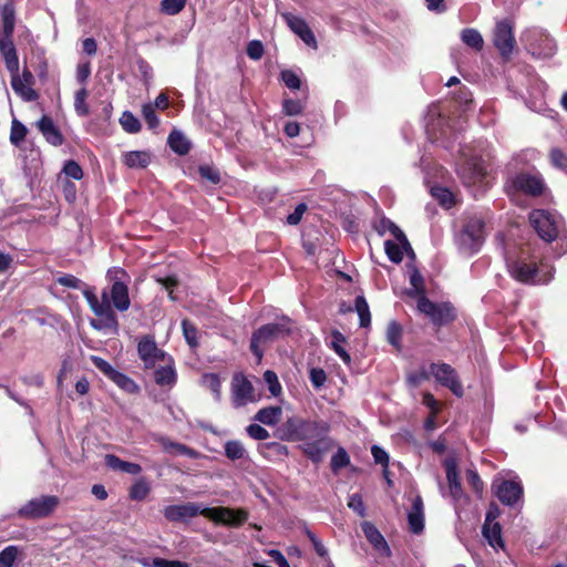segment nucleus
Instances as JSON below:
<instances>
[{
    "mask_svg": "<svg viewBox=\"0 0 567 567\" xmlns=\"http://www.w3.org/2000/svg\"><path fill=\"white\" fill-rule=\"evenodd\" d=\"M303 109L305 104L299 100L286 99L282 102V112L288 116L299 115Z\"/></svg>",
    "mask_w": 567,
    "mask_h": 567,
    "instance_id": "5fc2aeb1",
    "label": "nucleus"
},
{
    "mask_svg": "<svg viewBox=\"0 0 567 567\" xmlns=\"http://www.w3.org/2000/svg\"><path fill=\"white\" fill-rule=\"evenodd\" d=\"M493 487L499 502L507 506H515L518 504L523 496V486L519 482L515 481H501L494 482Z\"/></svg>",
    "mask_w": 567,
    "mask_h": 567,
    "instance_id": "aec40b11",
    "label": "nucleus"
},
{
    "mask_svg": "<svg viewBox=\"0 0 567 567\" xmlns=\"http://www.w3.org/2000/svg\"><path fill=\"white\" fill-rule=\"evenodd\" d=\"M182 329H183L184 338H185L186 342L188 343V346L190 348H196L198 346L196 326L193 322H190L189 320L184 319L182 321Z\"/></svg>",
    "mask_w": 567,
    "mask_h": 567,
    "instance_id": "09e8293b",
    "label": "nucleus"
},
{
    "mask_svg": "<svg viewBox=\"0 0 567 567\" xmlns=\"http://www.w3.org/2000/svg\"><path fill=\"white\" fill-rule=\"evenodd\" d=\"M89 93L85 87H82L76 91L74 96V109L80 116H86L90 113L89 106L86 104V97Z\"/></svg>",
    "mask_w": 567,
    "mask_h": 567,
    "instance_id": "8fccbe9b",
    "label": "nucleus"
},
{
    "mask_svg": "<svg viewBox=\"0 0 567 567\" xmlns=\"http://www.w3.org/2000/svg\"><path fill=\"white\" fill-rule=\"evenodd\" d=\"M281 80L285 85L291 90H299L301 86V81L299 76L291 70H284L280 73Z\"/></svg>",
    "mask_w": 567,
    "mask_h": 567,
    "instance_id": "bf43d9fd",
    "label": "nucleus"
},
{
    "mask_svg": "<svg viewBox=\"0 0 567 567\" xmlns=\"http://www.w3.org/2000/svg\"><path fill=\"white\" fill-rule=\"evenodd\" d=\"M2 32L1 34L13 35L16 25V12L11 3L1 7Z\"/></svg>",
    "mask_w": 567,
    "mask_h": 567,
    "instance_id": "c9c22d12",
    "label": "nucleus"
},
{
    "mask_svg": "<svg viewBox=\"0 0 567 567\" xmlns=\"http://www.w3.org/2000/svg\"><path fill=\"white\" fill-rule=\"evenodd\" d=\"M362 532L365 536V538L369 540V543L380 553H382L385 556H390L391 550L388 546L384 537L382 534L378 530V528L370 522H363L361 524Z\"/></svg>",
    "mask_w": 567,
    "mask_h": 567,
    "instance_id": "b1692460",
    "label": "nucleus"
},
{
    "mask_svg": "<svg viewBox=\"0 0 567 567\" xmlns=\"http://www.w3.org/2000/svg\"><path fill=\"white\" fill-rule=\"evenodd\" d=\"M348 506L353 512H355L360 517L365 516V506L363 504L362 496L358 493H354L349 496Z\"/></svg>",
    "mask_w": 567,
    "mask_h": 567,
    "instance_id": "0e129e2a",
    "label": "nucleus"
},
{
    "mask_svg": "<svg viewBox=\"0 0 567 567\" xmlns=\"http://www.w3.org/2000/svg\"><path fill=\"white\" fill-rule=\"evenodd\" d=\"M123 162L130 168H145L151 162V156L145 151H132L123 155Z\"/></svg>",
    "mask_w": 567,
    "mask_h": 567,
    "instance_id": "7c9ffc66",
    "label": "nucleus"
},
{
    "mask_svg": "<svg viewBox=\"0 0 567 567\" xmlns=\"http://www.w3.org/2000/svg\"><path fill=\"white\" fill-rule=\"evenodd\" d=\"M446 478L450 486V493L455 498L458 499L462 495V486L458 481L457 470L454 465L449 464L446 467Z\"/></svg>",
    "mask_w": 567,
    "mask_h": 567,
    "instance_id": "ea45409f",
    "label": "nucleus"
},
{
    "mask_svg": "<svg viewBox=\"0 0 567 567\" xmlns=\"http://www.w3.org/2000/svg\"><path fill=\"white\" fill-rule=\"evenodd\" d=\"M142 114L150 128L154 130L159 125V120L152 104H144Z\"/></svg>",
    "mask_w": 567,
    "mask_h": 567,
    "instance_id": "052dcab7",
    "label": "nucleus"
},
{
    "mask_svg": "<svg viewBox=\"0 0 567 567\" xmlns=\"http://www.w3.org/2000/svg\"><path fill=\"white\" fill-rule=\"evenodd\" d=\"M246 431H247V434L254 439V440H258V441H264V440H267L269 439L270 434L269 432L262 427L261 425L259 424H250L246 427Z\"/></svg>",
    "mask_w": 567,
    "mask_h": 567,
    "instance_id": "338daca9",
    "label": "nucleus"
},
{
    "mask_svg": "<svg viewBox=\"0 0 567 567\" xmlns=\"http://www.w3.org/2000/svg\"><path fill=\"white\" fill-rule=\"evenodd\" d=\"M231 404L238 409L255 401V390L251 382L243 374L236 373L231 380Z\"/></svg>",
    "mask_w": 567,
    "mask_h": 567,
    "instance_id": "f3484780",
    "label": "nucleus"
},
{
    "mask_svg": "<svg viewBox=\"0 0 567 567\" xmlns=\"http://www.w3.org/2000/svg\"><path fill=\"white\" fill-rule=\"evenodd\" d=\"M120 123L127 133L135 134L141 131V123L136 116L130 111L123 112Z\"/></svg>",
    "mask_w": 567,
    "mask_h": 567,
    "instance_id": "c03bdc74",
    "label": "nucleus"
},
{
    "mask_svg": "<svg viewBox=\"0 0 567 567\" xmlns=\"http://www.w3.org/2000/svg\"><path fill=\"white\" fill-rule=\"evenodd\" d=\"M529 221L538 236L547 243L557 238L563 226L559 216L544 209L533 210L529 215Z\"/></svg>",
    "mask_w": 567,
    "mask_h": 567,
    "instance_id": "423d86ee",
    "label": "nucleus"
},
{
    "mask_svg": "<svg viewBox=\"0 0 567 567\" xmlns=\"http://www.w3.org/2000/svg\"><path fill=\"white\" fill-rule=\"evenodd\" d=\"M169 147L178 155H186L190 151V143L179 131H173L168 135Z\"/></svg>",
    "mask_w": 567,
    "mask_h": 567,
    "instance_id": "473e14b6",
    "label": "nucleus"
},
{
    "mask_svg": "<svg viewBox=\"0 0 567 567\" xmlns=\"http://www.w3.org/2000/svg\"><path fill=\"white\" fill-rule=\"evenodd\" d=\"M91 362L100 370L106 378L113 381L120 389L127 393H137L140 386L128 375L115 370L106 360L97 355H91Z\"/></svg>",
    "mask_w": 567,
    "mask_h": 567,
    "instance_id": "ddd939ff",
    "label": "nucleus"
},
{
    "mask_svg": "<svg viewBox=\"0 0 567 567\" xmlns=\"http://www.w3.org/2000/svg\"><path fill=\"white\" fill-rule=\"evenodd\" d=\"M225 455L231 461H237L246 457L247 452L239 441L233 440L225 443Z\"/></svg>",
    "mask_w": 567,
    "mask_h": 567,
    "instance_id": "37998d69",
    "label": "nucleus"
},
{
    "mask_svg": "<svg viewBox=\"0 0 567 567\" xmlns=\"http://www.w3.org/2000/svg\"><path fill=\"white\" fill-rule=\"evenodd\" d=\"M410 284L411 288L406 290L408 296L417 298V300L421 298V296H425L424 279L416 268H413L410 274Z\"/></svg>",
    "mask_w": 567,
    "mask_h": 567,
    "instance_id": "e433bc0d",
    "label": "nucleus"
},
{
    "mask_svg": "<svg viewBox=\"0 0 567 567\" xmlns=\"http://www.w3.org/2000/svg\"><path fill=\"white\" fill-rule=\"evenodd\" d=\"M105 465L114 471L137 475L142 472V467L137 463L122 461L120 457L113 454L105 455Z\"/></svg>",
    "mask_w": 567,
    "mask_h": 567,
    "instance_id": "cd10ccee",
    "label": "nucleus"
},
{
    "mask_svg": "<svg viewBox=\"0 0 567 567\" xmlns=\"http://www.w3.org/2000/svg\"><path fill=\"white\" fill-rule=\"evenodd\" d=\"M37 60H38V62L34 66V70L38 73L39 79L42 82H45L49 76V65H48V61L44 56V53L43 52L38 53Z\"/></svg>",
    "mask_w": 567,
    "mask_h": 567,
    "instance_id": "e2e57ef3",
    "label": "nucleus"
},
{
    "mask_svg": "<svg viewBox=\"0 0 567 567\" xmlns=\"http://www.w3.org/2000/svg\"><path fill=\"white\" fill-rule=\"evenodd\" d=\"M291 332L292 321L287 317H282L277 322L265 324L252 333L250 350L257 357L258 361H260L264 354V351L260 348L262 344L284 338Z\"/></svg>",
    "mask_w": 567,
    "mask_h": 567,
    "instance_id": "20e7f679",
    "label": "nucleus"
},
{
    "mask_svg": "<svg viewBox=\"0 0 567 567\" xmlns=\"http://www.w3.org/2000/svg\"><path fill=\"white\" fill-rule=\"evenodd\" d=\"M493 43L502 58L508 60L514 51L516 40L514 25L509 19L498 20L493 32Z\"/></svg>",
    "mask_w": 567,
    "mask_h": 567,
    "instance_id": "9b49d317",
    "label": "nucleus"
},
{
    "mask_svg": "<svg viewBox=\"0 0 567 567\" xmlns=\"http://www.w3.org/2000/svg\"><path fill=\"white\" fill-rule=\"evenodd\" d=\"M461 39L467 47L476 51H481L484 47V39L476 29H464L461 33Z\"/></svg>",
    "mask_w": 567,
    "mask_h": 567,
    "instance_id": "4c0bfd02",
    "label": "nucleus"
},
{
    "mask_svg": "<svg viewBox=\"0 0 567 567\" xmlns=\"http://www.w3.org/2000/svg\"><path fill=\"white\" fill-rule=\"evenodd\" d=\"M483 535L487 539L488 544L495 548H503L504 543L502 539V528L499 523H487L483 525Z\"/></svg>",
    "mask_w": 567,
    "mask_h": 567,
    "instance_id": "2f4dec72",
    "label": "nucleus"
},
{
    "mask_svg": "<svg viewBox=\"0 0 567 567\" xmlns=\"http://www.w3.org/2000/svg\"><path fill=\"white\" fill-rule=\"evenodd\" d=\"M522 40L528 52L537 58H549L555 53V41L540 29H528L523 35Z\"/></svg>",
    "mask_w": 567,
    "mask_h": 567,
    "instance_id": "6e6552de",
    "label": "nucleus"
},
{
    "mask_svg": "<svg viewBox=\"0 0 567 567\" xmlns=\"http://www.w3.org/2000/svg\"><path fill=\"white\" fill-rule=\"evenodd\" d=\"M430 370L436 382L450 389L457 398L463 396L464 390L454 368L447 363H431Z\"/></svg>",
    "mask_w": 567,
    "mask_h": 567,
    "instance_id": "dca6fc26",
    "label": "nucleus"
},
{
    "mask_svg": "<svg viewBox=\"0 0 567 567\" xmlns=\"http://www.w3.org/2000/svg\"><path fill=\"white\" fill-rule=\"evenodd\" d=\"M187 0H162L161 12L167 16L178 14L186 4Z\"/></svg>",
    "mask_w": 567,
    "mask_h": 567,
    "instance_id": "3c124183",
    "label": "nucleus"
},
{
    "mask_svg": "<svg viewBox=\"0 0 567 567\" xmlns=\"http://www.w3.org/2000/svg\"><path fill=\"white\" fill-rule=\"evenodd\" d=\"M355 311L360 318V326L367 328L371 323L369 305L363 296H358L354 301Z\"/></svg>",
    "mask_w": 567,
    "mask_h": 567,
    "instance_id": "a19ab883",
    "label": "nucleus"
},
{
    "mask_svg": "<svg viewBox=\"0 0 567 567\" xmlns=\"http://www.w3.org/2000/svg\"><path fill=\"white\" fill-rule=\"evenodd\" d=\"M486 238L485 221L481 216L468 215L464 218L455 235V243L461 252L473 255L483 246Z\"/></svg>",
    "mask_w": 567,
    "mask_h": 567,
    "instance_id": "7ed1b4c3",
    "label": "nucleus"
},
{
    "mask_svg": "<svg viewBox=\"0 0 567 567\" xmlns=\"http://www.w3.org/2000/svg\"><path fill=\"white\" fill-rule=\"evenodd\" d=\"M430 374L431 370L427 371L424 367H421L419 370L409 373L406 381L412 388H417L430 379Z\"/></svg>",
    "mask_w": 567,
    "mask_h": 567,
    "instance_id": "864d4df0",
    "label": "nucleus"
},
{
    "mask_svg": "<svg viewBox=\"0 0 567 567\" xmlns=\"http://www.w3.org/2000/svg\"><path fill=\"white\" fill-rule=\"evenodd\" d=\"M350 463V457L343 447H339L338 451L331 457V470L337 473L340 468L346 467Z\"/></svg>",
    "mask_w": 567,
    "mask_h": 567,
    "instance_id": "603ef678",
    "label": "nucleus"
},
{
    "mask_svg": "<svg viewBox=\"0 0 567 567\" xmlns=\"http://www.w3.org/2000/svg\"><path fill=\"white\" fill-rule=\"evenodd\" d=\"M417 310L427 316L435 326H445L456 318L455 308L451 303H435L426 296H421L417 300Z\"/></svg>",
    "mask_w": 567,
    "mask_h": 567,
    "instance_id": "1a4fd4ad",
    "label": "nucleus"
},
{
    "mask_svg": "<svg viewBox=\"0 0 567 567\" xmlns=\"http://www.w3.org/2000/svg\"><path fill=\"white\" fill-rule=\"evenodd\" d=\"M380 231H389L395 238V240L402 245L406 254H411L412 256L414 255L405 234L392 220L385 218L382 219L380 221Z\"/></svg>",
    "mask_w": 567,
    "mask_h": 567,
    "instance_id": "c85d7f7f",
    "label": "nucleus"
},
{
    "mask_svg": "<svg viewBox=\"0 0 567 567\" xmlns=\"http://www.w3.org/2000/svg\"><path fill=\"white\" fill-rule=\"evenodd\" d=\"M163 365L157 368L154 372L155 383L159 386L173 388L177 381L174 360L168 357V361H163Z\"/></svg>",
    "mask_w": 567,
    "mask_h": 567,
    "instance_id": "5701e85b",
    "label": "nucleus"
},
{
    "mask_svg": "<svg viewBox=\"0 0 567 567\" xmlns=\"http://www.w3.org/2000/svg\"><path fill=\"white\" fill-rule=\"evenodd\" d=\"M384 249L385 254L389 257V259L394 264H400L403 259V250L405 249L402 247V245L398 241L394 243L392 240H386L384 243Z\"/></svg>",
    "mask_w": 567,
    "mask_h": 567,
    "instance_id": "49530a36",
    "label": "nucleus"
},
{
    "mask_svg": "<svg viewBox=\"0 0 567 567\" xmlns=\"http://www.w3.org/2000/svg\"><path fill=\"white\" fill-rule=\"evenodd\" d=\"M346 341V337L340 331L333 330L331 332V341L329 346L346 364H349L351 362V357L343 347Z\"/></svg>",
    "mask_w": 567,
    "mask_h": 567,
    "instance_id": "f704fd0d",
    "label": "nucleus"
},
{
    "mask_svg": "<svg viewBox=\"0 0 567 567\" xmlns=\"http://www.w3.org/2000/svg\"><path fill=\"white\" fill-rule=\"evenodd\" d=\"M111 301L118 311H126L131 306L128 288L125 282L117 279L111 287Z\"/></svg>",
    "mask_w": 567,
    "mask_h": 567,
    "instance_id": "a878e982",
    "label": "nucleus"
},
{
    "mask_svg": "<svg viewBox=\"0 0 567 567\" xmlns=\"http://www.w3.org/2000/svg\"><path fill=\"white\" fill-rule=\"evenodd\" d=\"M309 378L312 386L317 390L321 389L327 381V374L321 368H312L309 372Z\"/></svg>",
    "mask_w": 567,
    "mask_h": 567,
    "instance_id": "680f3d73",
    "label": "nucleus"
},
{
    "mask_svg": "<svg viewBox=\"0 0 567 567\" xmlns=\"http://www.w3.org/2000/svg\"><path fill=\"white\" fill-rule=\"evenodd\" d=\"M59 504L54 495H43L30 499L18 511V516L27 519H39L50 516Z\"/></svg>",
    "mask_w": 567,
    "mask_h": 567,
    "instance_id": "9d476101",
    "label": "nucleus"
},
{
    "mask_svg": "<svg viewBox=\"0 0 567 567\" xmlns=\"http://www.w3.org/2000/svg\"><path fill=\"white\" fill-rule=\"evenodd\" d=\"M84 298L86 299L91 310L100 317L99 320H92L91 326L96 330L113 329L116 330L118 322L111 306V293L109 295L105 290L102 292V299L99 300L97 296L90 290L84 291Z\"/></svg>",
    "mask_w": 567,
    "mask_h": 567,
    "instance_id": "39448f33",
    "label": "nucleus"
},
{
    "mask_svg": "<svg viewBox=\"0 0 567 567\" xmlns=\"http://www.w3.org/2000/svg\"><path fill=\"white\" fill-rule=\"evenodd\" d=\"M159 443L164 451L168 453L186 455L190 458H196L198 455V453L195 450L188 447L187 445L177 442H172L165 437H161Z\"/></svg>",
    "mask_w": 567,
    "mask_h": 567,
    "instance_id": "72a5a7b5",
    "label": "nucleus"
},
{
    "mask_svg": "<svg viewBox=\"0 0 567 567\" xmlns=\"http://www.w3.org/2000/svg\"><path fill=\"white\" fill-rule=\"evenodd\" d=\"M137 353L145 369H153L157 363L168 361L169 354L159 349L154 337L143 336L137 343Z\"/></svg>",
    "mask_w": 567,
    "mask_h": 567,
    "instance_id": "4468645a",
    "label": "nucleus"
},
{
    "mask_svg": "<svg viewBox=\"0 0 567 567\" xmlns=\"http://www.w3.org/2000/svg\"><path fill=\"white\" fill-rule=\"evenodd\" d=\"M505 188L509 196L523 193L536 197L543 194L545 184L538 174L519 173L507 179Z\"/></svg>",
    "mask_w": 567,
    "mask_h": 567,
    "instance_id": "0eeeda50",
    "label": "nucleus"
},
{
    "mask_svg": "<svg viewBox=\"0 0 567 567\" xmlns=\"http://www.w3.org/2000/svg\"><path fill=\"white\" fill-rule=\"evenodd\" d=\"M458 176L467 187L482 186L486 177V167L481 157L466 158L457 169Z\"/></svg>",
    "mask_w": 567,
    "mask_h": 567,
    "instance_id": "2eb2a0df",
    "label": "nucleus"
},
{
    "mask_svg": "<svg viewBox=\"0 0 567 567\" xmlns=\"http://www.w3.org/2000/svg\"><path fill=\"white\" fill-rule=\"evenodd\" d=\"M38 128L44 136L48 143L60 146L63 143V136L59 128L53 123L52 118L43 115L38 122Z\"/></svg>",
    "mask_w": 567,
    "mask_h": 567,
    "instance_id": "bb28decb",
    "label": "nucleus"
},
{
    "mask_svg": "<svg viewBox=\"0 0 567 567\" xmlns=\"http://www.w3.org/2000/svg\"><path fill=\"white\" fill-rule=\"evenodd\" d=\"M409 528L413 534H420L424 529L423 501L421 496L414 497L411 509L408 513Z\"/></svg>",
    "mask_w": 567,
    "mask_h": 567,
    "instance_id": "393cba45",
    "label": "nucleus"
},
{
    "mask_svg": "<svg viewBox=\"0 0 567 567\" xmlns=\"http://www.w3.org/2000/svg\"><path fill=\"white\" fill-rule=\"evenodd\" d=\"M25 135H27V127L22 123L14 120L12 122L11 133H10L11 143L13 145H19L25 138Z\"/></svg>",
    "mask_w": 567,
    "mask_h": 567,
    "instance_id": "6e6d98bb",
    "label": "nucleus"
},
{
    "mask_svg": "<svg viewBox=\"0 0 567 567\" xmlns=\"http://www.w3.org/2000/svg\"><path fill=\"white\" fill-rule=\"evenodd\" d=\"M281 17L289 29L295 34H297L308 47L312 49L318 48L316 37L306 20L290 12H284L281 13Z\"/></svg>",
    "mask_w": 567,
    "mask_h": 567,
    "instance_id": "412c9836",
    "label": "nucleus"
},
{
    "mask_svg": "<svg viewBox=\"0 0 567 567\" xmlns=\"http://www.w3.org/2000/svg\"><path fill=\"white\" fill-rule=\"evenodd\" d=\"M200 383L203 386L209 389L216 401L221 398V381L216 373H205L202 377Z\"/></svg>",
    "mask_w": 567,
    "mask_h": 567,
    "instance_id": "58836bf2",
    "label": "nucleus"
},
{
    "mask_svg": "<svg viewBox=\"0 0 567 567\" xmlns=\"http://www.w3.org/2000/svg\"><path fill=\"white\" fill-rule=\"evenodd\" d=\"M10 75L12 90L23 101L33 102L39 99L38 92L33 89L34 76L28 68H24L21 74L18 70L16 73H10Z\"/></svg>",
    "mask_w": 567,
    "mask_h": 567,
    "instance_id": "a211bd4d",
    "label": "nucleus"
},
{
    "mask_svg": "<svg viewBox=\"0 0 567 567\" xmlns=\"http://www.w3.org/2000/svg\"><path fill=\"white\" fill-rule=\"evenodd\" d=\"M246 52H247V55L251 59V60H260L264 55V45L261 43V41L259 40H252L250 41L248 44H247V49H246Z\"/></svg>",
    "mask_w": 567,
    "mask_h": 567,
    "instance_id": "69168bd1",
    "label": "nucleus"
},
{
    "mask_svg": "<svg viewBox=\"0 0 567 567\" xmlns=\"http://www.w3.org/2000/svg\"><path fill=\"white\" fill-rule=\"evenodd\" d=\"M401 338H402V328L395 322L391 321L386 329V340L390 344H392L396 350H401Z\"/></svg>",
    "mask_w": 567,
    "mask_h": 567,
    "instance_id": "de8ad7c7",
    "label": "nucleus"
},
{
    "mask_svg": "<svg viewBox=\"0 0 567 567\" xmlns=\"http://www.w3.org/2000/svg\"><path fill=\"white\" fill-rule=\"evenodd\" d=\"M550 163L558 168L567 167V156L559 148H553L549 153Z\"/></svg>",
    "mask_w": 567,
    "mask_h": 567,
    "instance_id": "774afa93",
    "label": "nucleus"
},
{
    "mask_svg": "<svg viewBox=\"0 0 567 567\" xmlns=\"http://www.w3.org/2000/svg\"><path fill=\"white\" fill-rule=\"evenodd\" d=\"M205 507L198 503H185L165 506L163 509L164 517L171 523L187 522L202 515L205 517Z\"/></svg>",
    "mask_w": 567,
    "mask_h": 567,
    "instance_id": "6ab92c4d",
    "label": "nucleus"
},
{
    "mask_svg": "<svg viewBox=\"0 0 567 567\" xmlns=\"http://www.w3.org/2000/svg\"><path fill=\"white\" fill-rule=\"evenodd\" d=\"M507 269L512 278L525 285H545L553 278V268L547 264L539 266L524 257L507 259Z\"/></svg>",
    "mask_w": 567,
    "mask_h": 567,
    "instance_id": "f03ea898",
    "label": "nucleus"
},
{
    "mask_svg": "<svg viewBox=\"0 0 567 567\" xmlns=\"http://www.w3.org/2000/svg\"><path fill=\"white\" fill-rule=\"evenodd\" d=\"M0 53L8 72L16 73L19 70V59L13 43V35L0 34Z\"/></svg>",
    "mask_w": 567,
    "mask_h": 567,
    "instance_id": "4be33fe9",
    "label": "nucleus"
},
{
    "mask_svg": "<svg viewBox=\"0 0 567 567\" xmlns=\"http://www.w3.org/2000/svg\"><path fill=\"white\" fill-rule=\"evenodd\" d=\"M20 554L18 546L10 545L0 551V567H12Z\"/></svg>",
    "mask_w": 567,
    "mask_h": 567,
    "instance_id": "a18cd8bd",
    "label": "nucleus"
},
{
    "mask_svg": "<svg viewBox=\"0 0 567 567\" xmlns=\"http://www.w3.org/2000/svg\"><path fill=\"white\" fill-rule=\"evenodd\" d=\"M282 415V409L278 405L276 406H267L260 409L254 416L255 421H258L265 425L274 426L276 425Z\"/></svg>",
    "mask_w": 567,
    "mask_h": 567,
    "instance_id": "c756f323",
    "label": "nucleus"
},
{
    "mask_svg": "<svg viewBox=\"0 0 567 567\" xmlns=\"http://www.w3.org/2000/svg\"><path fill=\"white\" fill-rule=\"evenodd\" d=\"M151 492V486L145 478H138L130 488V498L144 501Z\"/></svg>",
    "mask_w": 567,
    "mask_h": 567,
    "instance_id": "79ce46f5",
    "label": "nucleus"
},
{
    "mask_svg": "<svg viewBox=\"0 0 567 567\" xmlns=\"http://www.w3.org/2000/svg\"><path fill=\"white\" fill-rule=\"evenodd\" d=\"M329 432V422L321 419L291 416L284 423L286 440L299 442L300 451L315 464L322 462L327 452L333 447Z\"/></svg>",
    "mask_w": 567,
    "mask_h": 567,
    "instance_id": "f257e3e1",
    "label": "nucleus"
},
{
    "mask_svg": "<svg viewBox=\"0 0 567 567\" xmlns=\"http://www.w3.org/2000/svg\"><path fill=\"white\" fill-rule=\"evenodd\" d=\"M264 380H265V382L268 385L269 392L274 396H277V395H279L281 393V385H280V383L278 381L277 374L274 371L267 370L264 373Z\"/></svg>",
    "mask_w": 567,
    "mask_h": 567,
    "instance_id": "4d7b16f0",
    "label": "nucleus"
},
{
    "mask_svg": "<svg viewBox=\"0 0 567 567\" xmlns=\"http://www.w3.org/2000/svg\"><path fill=\"white\" fill-rule=\"evenodd\" d=\"M432 195L446 208H450L453 204V194L446 188H432Z\"/></svg>",
    "mask_w": 567,
    "mask_h": 567,
    "instance_id": "13d9d810",
    "label": "nucleus"
},
{
    "mask_svg": "<svg viewBox=\"0 0 567 567\" xmlns=\"http://www.w3.org/2000/svg\"><path fill=\"white\" fill-rule=\"evenodd\" d=\"M205 517L216 524L239 527L248 519L247 511L230 507H205Z\"/></svg>",
    "mask_w": 567,
    "mask_h": 567,
    "instance_id": "f8f14e48",
    "label": "nucleus"
}]
</instances>
